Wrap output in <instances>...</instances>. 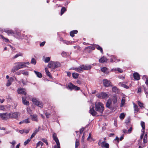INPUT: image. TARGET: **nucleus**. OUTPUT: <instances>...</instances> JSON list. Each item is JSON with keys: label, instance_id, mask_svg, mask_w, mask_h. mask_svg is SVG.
<instances>
[{"label": "nucleus", "instance_id": "c85d7f7f", "mask_svg": "<svg viewBox=\"0 0 148 148\" xmlns=\"http://www.w3.org/2000/svg\"><path fill=\"white\" fill-rule=\"evenodd\" d=\"M72 75L74 79H76L77 78L79 75V74L75 73H72Z\"/></svg>", "mask_w": 148, "mask_h": 148}, {"label": "nucleus", "instance_id": "b1692460", "mask_svg": "<svg viewBox=\"0 0 148 148\" xmlns=\"http://www.w3.org/2000/svg\"><path fill=\"white\" fill-rule=\"evenodd\" d=\"M32 120L33 121H38V119L37 118V116L36 114H33L31 115Z\"/></svg>", "mask_w": 148, "mask_h": 148}, {"label": "nucleus", "instance_id": "f03ea898", "mask_svg": "<svg viewBox=\"0 0 148 148\" xmlns=\"http://www.w3.org/2000/svg\"><path fill=\"white\" fill-rule=\"evenodd\" d=\"M60 66V64L58 62H53L51 61L48 65V67L50 68L54 69Z\"/></svg>", "mask_w": 148, "mask_h": 148}, {"label": "nucleus", "instance_id": "603ef678", "mask_svg": "<svg viewBox=\"0 0 148 148\" xmlns=\"http://www.w3.org/2000/svg\"><path fill=\"white\" fill-rule=\"evenodd\" d=\"M27 111L30 114L32 113V110H31L30 108L27 107Z\"/></svg>", "mask_w": 148, "mask_h": 148}, {"label": "nucleus", "instance_id": "6ab92c4d", "mask_svg": "<svg viewBox=\"0 0 148 148\" xmlns=\"http://www.w3.org/2000/svg\"><path fill=\"white\" fill-rule=\"evenodd\" d=\"M112 104V100L111 99H109L108 101H107L106 104V106L107 108L109 109H110L111 108V107L110 106Z\"/></svg>", "mask_w": 148, "mask_h": 148}, {"label": "nucleus", "instance_id": "4be33fe9", "mask_svg": "<svg viewBox=\"0 0 148 148\" xmlns=\"http://www.w3.org/2000/svg\"><path fill=\"white\" fill-rule=\"evenodd\" d=\"M107 59L106 57L103 56L99 60V62L101 63H103L107 61Z\"/></svg>", "mask_w": 148, "mask_h": 148}, {"label": "nucleus", "instance_id": "49530a36", "mask_svg": "<svg viewBox=\"0 0 148 148\" xmlns=\"http://www.w3.org/2000/svg\"><path fill=\"white\" fill-rule=\"evenodd\" d=\"M22 121L23 123H28L30 122L29 121L28 119H25Z\"/></svg>", "mask_w": 148, "mask_h": 148}, {"label": "nucleus", "instance_id": "dca6fc26", "mask_svg": "<svg viewBox=\"0 0 148 148\" xmlns=\"http://www.w3.org/2000/svg\"><path fill=\"white\" fill-rule=\"evenodd\" d=\"M89 112V113L91 114L93 116H95L97 114V112L94 110L93 107H92L91 108H90V110Z\"/></svg>", "mask_w": 148, "mask_h": 148}, {"label": "nucleus", "instance_id": "5701e85b", "mask_svg": "<svg viewBox=\"0 0 148 148\" xmlns=\"http://www.w3.org/2000/svg\"><path fill=\"white\" fill-rule=\"evenodd\" d=\"M78 33L77 30H75L72 31L70 33V35L72 37H73L75 36V34H77Z\"/></svg>", "mask_w": 148, "mask_h": 148}, {"label": "nucleus", "instance_id": "f704fd0d", "mask_svg": "<svg viewBox=\"0 0 148 148\" xmlns=\"http://www.w3.org/2000/svg\"><path fill=\"white\" fill-rule=\"evenodd\" d=\"M18 70V69L17 68L16 66H14L11 69V72L13 73H14L15 71Z\"/></svg>", "mask_w": 148, "mask_h": 148}, {"label": "nucleus", "instance_id": "052dcab7", "mask_svg": "<svg viewBox=\"0 0 148 148\" xmlns=\"http://www.w3.org/2000/svg\"><path fill=\"white\" fill-rule=\"evenodd\" d=\"M132 129H133V128H132V127H131L129 129V130H128V134H130L132 132Z\"/></svg>", "mask_w": 148, "mask_h": 148}, {"label": "nucleus", "instance_id": "c756f323", "mask_svg": "<svg viewBox=\"0 0 148 148\" xmlns=\"http://www.w3.org/2000/svg\"><path fill=\"white\" fill-rule=\"evenodd\" d=\"M101 71L106 73H107V68L106 67H102L101 69Z\"/></svg>", "mask_w": 148, "mask_h": 148}, {"label": "nucleus", "instance_id": "79ce46f5", "mask_svg": "<svg viewBox=\"0 0 148 148\" xmlns=\"http://www.w3.org/2000/svg\"><path fill=\"white\" fill-rule=\"evenodd\" d=\"M119 84H121V86L123 87L126 89H128L129 88V86H128L126 85L125 84H121V82L119 83Z\"/></svg>", "mask_w": 148, "mask_h": 148}, {"label": "nucleus", "instance_id": "8fccbe9b", "mask_svg": "<svg viewBox=\"0 0 148 148\" xmlns=\"http://www.w3.org/2000/svg\"><path fill=\"white\" fill-rule=\"evenodd\" d=\"M62 56L63 57H66L67 56V53L66 52L63 51L61 53Z\"/></svg>", "mask_w": 148, "mask_h": 148}, {"label": "nucleus", "instance_id": "3c124183", "mask_svg": "<svg viewBox=\"0 0 148 148\" xmlns=\"http://www.w3.org/2000/svg\"><path fill=\"white\" fill-rule=\"evenodd\" d=\"M45 115L46 117L47 118H48L50 116L51 114L47 112H46L45 113Z\"/></svg>", "mask_w": 148, "mask_h": 148}, {"label": "nucleus", "instance_id": "2f4dec72", "mask_svg": "<svg viewBox=\"0 0 148 148\" xmlns=\"http://www.w3.org/2000/svg\"><path fill=\"white\" fill-rule=\"evenodd\" d=\"M125 101V99L123 97L122 98L121 104V107H123L124 105Z\"/></svg>", "mask_w": 148, "mask_h": 148}, {"label": "nucleus", "instance_id": "58836bf2", "mask_svg": "<svg viewBox=\"0 0 148 148\" xmlns=\"http://www.w3.org/2000/svg\"><path fill=\"white\" fill-rule=\"evenodd\" d=\"M0 36H1V38L3 40H5V42H9V39H8L7 38H5L2 35H1Z\"/></svg>", "mask_w": 148, "mask_h": 148}, {"label": "nucleus", "instance_id": "7c9ffc66", "mask_svg": "<svg viewBox=\"0 0 148 148\" xmlns=\"http://www.w3.org/2000/svg\"><path fill=\"white\" fill-rule=\"evenodd\" d=\"M66 11V9L65 7H63L61 10V15H62Z\"/></svg>", "mask_w": 148, "mask_h": 148}, {"label": "nucleus", "instance_id": "4468645a", "mask_svg": "<svg viewBox=\"0 0 148 148\" xmlns=\"http://www.w3.org/2000/svg\"><path fill=\"white\" fill-rule=\"evenodd\" d=\"M26 98V96H25L24 97H22V101L23 103L25 105L29 106V102L28 101H27Z\"/></svg>", "mask_w": 148, "mask_h": 148}, {"label": "nucleus", "instance_id": "6e6d98bb", "mask_svg": "<svg viewBox=\"0 0 148 148\" xmlns=\"http://www.w3.org/2000/svg\"><path fill=\"white\" fill-rule=\"evenodd\" d=\"M22 70H20V71L16 72L15 74L18 75H19L22 74Z\"/></svg>", "mask_w": 148, "mask_h": 148}, {"label": "nucleus", "instance_id": "0eeeda50", "mask_svg": "<svg viewBox=\"0 0 148 148\" xmlns=\"http://www.w3.org/2000/svg\"><path fill=\"white\" fill-rule=\"evenodd\" d=\"M32 101L35 105L37 106L38 107L40 108L43 107V103L42 102L37 100L36 98H33L32 99Z\"/></svg>", "mask_w": 148, "mask_h": 148}, {"label": "nucleus", "instance_id": "cd10ccee", "mask_svg": "<svg viewBox=\"0 0 148 148\" xmlns=\"http://www.w3.org/2000/svg\"><path fill=\"white\" fill-rule=\"evenodd\" d=\"M134 108L135 112H138L139 110V108H138V106L135 103L134 104Z\"/></svg>", "mask_w": 148, "mask_h": 148}, {"label": "nucleus", "instance_id": "bb28decb", "mask_svg": "<svg viewBox=\"0 0 148 148\" xmlns=\"http://www.w3.org/2000/svg\"><path fill=\"white\" fill-rule=\"evenodd\" d=\"M34 72L35 73V74L36 75L37 77L39 78H41L42 77V74L36 71H34Z\"/></svg>", "mask_w": 148, "mask_h": 148}, {"label": "nucleus", "instance_id": "412c9836", "mask_svg": "<svg viewBox=\"0 0 148 148\" xmlns=\"http://www.w3.org/2000/svg\"><path fill=\"white\" fill-rule=\"evenodd\" d=\"M4 32L7 33L8 35L9 34L13 35L14 34V32L12 30L10 29H5L4 30Z\"/></svg>", "mask_w": 148, "mask_h": 148}, {"label": "nucleus", "instance_id": "a211bd4d", "mask_svg": "<svg viewBox=\"0 0 148 148\" xmlns=\"http://www.w3.org/2000/svg\"><path fill=\"white\" fill-rule=\"evenodd\" d=\"M133 77L134 79L137 80H138L140 79L139 74L137 72H135L134 73Z\"/></svg>", "mask_w": 148, "mask_h": 148}, {"label": "nucleus", "instance_id": "c03bdc74", "mask_svg": "<svg viewBox=\"0 0 148 148\" xmlns=\"http://www.w3.org/2000/svg\"><path fill=\"white\" fill-rule=\"evenodd\" d=\"M41 140L43 142H44L46 144L47 146H48V145H49L48 143L47 142V140L46 139L43 138Z\"/></svg>", "mask_w": 148, "mask_h": 148}, {"label": "nucleus", "instance_id": "a878e982", "mask_svg": "<svg viewBox=\"0 0 148 148\" xmlns=\"http://www.w3.org/2000/svg\"><path fill=\"white\" fill-rule=\"evenodd\" d=\"M45 71L46 74L50 78H52V76L51 75L50 73L48 70L46 69H45Z\"/></svg>", "mask_w": 148, "mask_h": 148}, {"label": "nucleus", "instance_id": "680f3d73", "mask_svg": "<svg viewBox=\"0 0 148 148\" xmlns=\"http://www.w3.org/2000/svg\"><path fill=\"white\" fill-rule=\"evenodd\" d=\"M125 122L127 124H128L130 122V118H128L125 121Z\"/></svg>", "mask_w": 148, "mask_h": 148}, {"label": "nucleus", "instance_id": "4d7b16f0", "mask_svg": "<svg viewBox=\"0 0 148 148\" xmlns=\"http://www.w3.org/2000/svg\"><path fill=\"white\" fill-rule=\"evenodd\" d=\"M16 143V141L14 140H13L12 142H10V143L12 145L13 147H14Z\"/></svg>", "mask_w": 148, "mask_h": 148}, {"label": "nucleus", "instance_id": "7ed1b4c3", "mask_svg": "<svg viewBox=\"0 0 148 148\" xmlns=\"http://www.w3.org/2000/svg\"><path fill=\"white\" fill-rule=\"evenodd\" d=\"M16 64V66L17 68L19 69L22 68H23L25 67L26 65H28L29 64V63L27 62H17L15 63Z\"/></svg>", "mask_w": 148, "mask_h": 148}, {"label": "nucleus", "instance_id": "a18cd8bd", "mask_svg": "<svg viewBox=\"0 0 148 148\" xmlns=\"http://www.w3.org/2000/svg\"><path fill=\"white\" fill-rule=\"evenodd\" d=\"M74 70L80 73L79 66L78 67L74 68Z\"/></svg>", "mask_w": 148, "mask_h": 148}, {"label": "nucleus", "instance_id": "2eb2a0df", "mask_svg": "<svg viewBox=\"0 0 148 148\" xmlns=\"http://www.w3.org/2000/svg\"><path fill=\"white\" fill-rule=\"evenodd\" d=\"M101 147L104 148H109V145L108 143H106L105 141L101 142Z\"/></svg>", "mask_w": 148, "mask_h": 148}, {"label": "nucleus", "instance_id": "13d9d810", "mask_svg": "<svg viewBox=\"0 0 148 148\" xmlns=\"http://www.w3.org/2000/svg\"><path fill=\"white\" fill-rule=\"evenodd\" d=\"M22 74H23L24 75H28V72H24L23 70H22Z\"/></svg>", "mask_w": 148, "mask_h": 148}, {"label": "nucleus", "instance_id": "a19ab883", "mask_svg": "<svg viewBox=\"0 0 148 148\" xmlns=\"http://www.w3.org/2000/svg\"><path fill=\"white\" fill-rule=\"evenodd\" d=\"M112 92H116L118 90L116 86L113 87L112 88Z\"/></svg>", "mask_w": 148, "mask_h": 148}, {"label": "nucleus", "instance_id": "aec40b11", "mask_svg": "<svg viewBox=\"0 0 148 148\" xmlns=\"http://www.w3.org/2000/svg\"><path fill=\"white\" fill-rule=\"evenodd\" d=\"M95 47H94L88 46L85 48V50H87V52L88 53H90L91 51V50H95Z\"/></svg>", "mask_w": 148, "mask_h": 148}, {"label": "nucleus", "instance_id": "e2e57ef3", "mask_svg": "<svg viewBox=\"0 0 148 148\" xmlns=\"http://www.w3.org/2000/svg\"><path fill=\"white\" fill-rule=\"evenodd\" d=\"M142 132H143V133L141 134V135L140 136V138L141 139H143V138L144 135V133H144V132H145L144 130H143V131L142 130Z\"/></svg>", "mask_w": 148, "mask_h": 148}, {"label": "nucleus", "instance_id": "69168bd1", "mask_svg": "<svg viewBox=\"0 0 148 148\" xmlns=\"http://www.w3.org/2000/svg\"><path fill=\"white\" fill-rule=\"evenodd\" d=\"M117 71L119 73H121L123 72V71L122 69L120 68H118L117 69Z\"/></svg>", "mask_w": 148, "mask_h": 148}, {"label": "nucleus", "instance_id": "e433bc0d", "mask_svg": "<svg viewBox=\"0 0 148 148\" xmlns=\"http://www.w3.org/2000/svg\"><path fill=\"white\" fill-rule=\"evenodd\" d=\"M141 125L142 128V130H144L145 129V122L143 121H141Z\"/></svg>", "mask_w": 148, "mask_h": 148}, {"label": "nucleus", "instance_id": "de8ad7c7", "mask_svg": "<svg viewBox=\"0 0 148 148\" xmlns=\"http://www.w3.org/2000/svg\"><path fill=\"white\" fill-rule=\"evenodd\" d=\"M50 58L49 57H47L45 60L44 61L45 63H48L50 60Z\"/></svg>", "mask_w": 148, "mask_h": 148}, {"label": "nucleus", "instance_id": "bf43d9fd", "mask_svg": "<svg viewBox=\"0 0 148 148\" xmlns=\"http://www.w3.org/2000/svg\"><path fill=\"white\" fill-rule=\"evenodd\" d=\"M143 77H145L146 78V80L145 82V83L146 85H148V77H147V76L145 75L143 76Z\"/></svg>", "mask_w": 148, "mask_h": 148}, {"label": "nucleus", "instance_id": "1a4fd4ad", "mask_svg": "<svg viewBox=\"0 0 148 148\" xmlns=\"http://www.w3.org/2000/svg\"><path fill=\"white\" fill-rule=\"evenodd\" d=\"M18 113L17 112H11L8 114V116L10 118L12 119H17L18 117Z\"/></svg>", "mask_w": 148, "mask_h": 148}, {"label": "nucleus", "instance_id": "c9c22d12", "mask_svg": "<svg viewBox=\"0 0 148 148\" xmlns=\"http://www.w3.org/2000/svg\"><path fill=\"white\" fill-rule=\"evenodd\" d=\"M138 104L139 106L141 108H144L145 107L143 106V103H142L140 101H138Z\"/></svg>", "mask_w": 148, "mask_h": 148}, {"label": "nucleus", "instance_id": "6e6552de", "mask_svg": "<svg viewBox=\"0 0 148 148\" xmlns=\"http://www.w3.org/2000/svg\"><path fill=\"white\" fill-rule=\"evenodd\" d=\"M103 82L104 86L106 87L110 86H112L110 81L107 79H104Z\"/></svg>", "mask_w": 148, "mask_h": 148}, {"label": "nucleus", "instance_id": "774afa93", "mask_svg": "<svg viewBox=\"0 0 148 148\" xmlns=\"http://www.w3.org/2000/svg\"><path fill=\"white\" fill-rule=\"evenodd\" d=\"M45 42L44 41L42 42L40 44V46L42 47L45 44Z\"/></svg>", "mask_w": 148, "mask_h": 148}, {"label": "nucleus", "instance_id": "09e8293b", "mask_svg": "<svg viewBox=\"0 0 148 148\" xmlns=\"http://www.w3.org/2000/svg\"><path fill=\"white\" fill-rule=\"evenodd\" d=\"M31 139L29 138L26 141H25L24 143V145H26L31 140Z\"/></svg>", "mask_w": 148, "mask_h": 148}, {"label": "nucleus", "instance_id": "864d4df0", "mask_svg": "<svg viewBox=\"0 0 148 148\" xmlns=\"http://www.w3.org/2000/svg\"><path fill=\"white\" fill-rule=\"evenodd\" d=\"M113 59L114 60V62H118L120 61V60H119L117 59V57L114 56L113 57Z\"/></svg>", "mask_w": 148, "mask_h": 148}, {"label": "nucleus", "instance_id": "f257e3e1", "mask_svg": "<svg viewBox=\"0 0 148 148\" xmlns=\"http://www.w3.org/2000/svg\"><path fill=\"white\" fill-rule=\"evenodd\" d=\"M95 106L96 111L99 112L100 115H101L104 110L103 105L102 103L99 102L95 103Z\"/></svg>", "mask_w": 148, "mask_h": 148}, {"label": "nucleus", "instance_id": "9d476101", "mask_svg": "<svg viewBox=\"0 0 148 148\" xmlns=\"http://www.w3.org/2000/svg\"><path fill=\"white\" fill-rule=\"evenodd\" d=\"M8 114L7 113H1L0 114V116L2 119L6 120L8 119Z\"/></svg>", "mask_w": 148, "mask_h": 148}, {"label": "nucleus", "instance_id": "37998d69", "mask_svg": "<svg viewBox=\"0 0 148 148\" xmlns=\"http://www.w3.org/2000/svg\"><path fill=\"white\" fill-rule=\"evenodd\" d=\"M43 143L40 141H39L36 144V147L41 145L42 146L43 145Z\"/></svg>", "mask_w": 148, "mask_h": 148}, {"label": "nucleus", "instance_id": "ddd939ff", "mask_svg": "<svg viewBox=\"0 0 148 148\" xmlns=\"http://www.w3.org/2000/svg\"><path fill=\"white\" fill-rule=\"evenodd\" d=\"M112 102L113 105H116L117 103V98L116 95H114L112 96Z\"/></svg>", "mask_w": 148, "mask_h": 148}, {"label": "nucleus", "instance_id": "393cba45", "mask_svg": "<svg viewBox=\"0 0 148 148\" xmlns=\"http://www.w3.org/2000/svg\"><path fill=\"white\" fill-rule=\"evenodd\" d=\"M95 48H96L97 50L100 51V52L103 53V50L102 48L99 45H96L95 46Z\"/></svg>", "mask_w": 148, "mask_h": 148}, {"label": "nucleus", "instance_id": "4c0bfd02", "mask_svg": "<svg viewBox=\"0 0 148 148\" xmlns=\"http://www.w3.org/2000/svg\"><path fill=\"white\" fill-rule=\"evenodd\" d=\"M36 60L34 58H32L31 62V63L34 65H35L36 64Z\"/></svg>", "mask_w": 148, "mask_h": 148}, {"label": "nucleus", "instance_id": "338daca9", "mask_svg": "<svg viewBox=\"0 0 148 148\" xmlns=\"http://www.w3.org/2000/svg\"><path fill=\"white\" fill-rule=\"evenodd\" d=\"M84 130V127L82 128L80 130V133L82 134Z\"/></svg>", "mask_w": 148, "mask_h": 148}, {"label": "nucleus", "instance_id": "39448f33", "mask_svg": "<svg viewBox=\"0 0 148 148\" xmlns=\"http://www.w3.org/2000/svg\"><path fill=\"white\" fill-rule=\"evenodd\" d=\"M68 89L71 90H74L75 91H77L80 90L79 87L75 86L72 83L70 82L69 83L68 86Z\"/></svg>", "mask_w": 148, "mask_h": 148}, {"label": "nucleus", "instance_id": "f8f14e48", "mask_svg": "<svg viewBox=\"0 0 148 148\" xmlns=\"http://www.w3.org/2000/svg\"><path fill=\"white\" fill-rule=\"evenodd\" d=\"M17 92L18 94H23L26 96V92H25V90L23 88H19L18 89Z\"/></svg>", "mask_w": 148, "mask_h": 148}, {"label": "nucleus", "instance_id": "ea45409f", "mask_svg": "<svg viewBox=\"0 0 148 148\" xmlns=\"http://www.w3.org/2000/svg\"><path fill=\"white\" fill-rule=\"evenodd\" d=\"M79 144V140L77 139H76L75 141V148H77Z\"/></svg>", "mask_w": 148, "mask_h": 148}, {"label": "nucleus", "instance_id": "20e7f679", "mask_svg": "<svg viewBox=\"0 0 148 148\" xmlns=\"http://www.w3.org/2000/svg\"><path fill=\"white\" fill-rule=\"evenodd\" d=\"M96 96L99 98L102 99H106L108 97V95L106 93L101 92L98 93L96 95Z\"/></svg>", "mask_w": 148, "mask_h": 148}, {"label": "nucleus", "instance_id": "f3484780", "mask_svg": "<svg viewBox=\"0 0 148 148\" xmlns=\"http://www.w3.org/2000/svg\"><path fill=\"white\" fill-rule=\"evenodd\" d=\"M14 81V78L12 77H10L7 82L6 84V86H9L12 84V83Z\"/></svg>", "mask_w": 148, "mask_h": 148}, {"label": "nucleus", "instance_id": "473e14b6", "mask_svg": "<svg viewBox=\"0 0 148 148\" xmlns=\"http://www.w3.org/2000/svg\"><path fill=\"white\" fill-rule=\"evenodd\" d=\"M22 55H22V53H20L18 54H16V55H15L14 56V57L13 58H12L13 59H14L16 58H17L19 56H22Z\"/></svg>", "mask_w": 148, "mask_h": 148}, {"label": "nucleus", "instance_id": "5fc2aeb1", "mask_svg": "<svg viewBox=\"0 0 148 148\" xmlns=\"http://www.w3.org/2000/svg\"><path fill=\"white\" fill-rule=\"evenodd\" d=\"M40 128V127H39L38 129H36L35 131L33 132L34 133H35V134L36 135V134L39 131V129Z\"/></svg>", "mask_w": 148, "mask_h": 148}, {"label": "nucleus", "instance_id": "0e129e2a", "mask_svg": "<svg viewBox=\"0 0 148 148\" xmlns=\"http://www.w3.org/2000/svg\"><path fill=\"white\" fill-rule=\"evenodd\" d=\"M143 143L145 144L147 143V138L144 137L143 138Z\"/></svg>", "mask_w": 148, "mask_h": 148}, {"label": "nucleus", "instance_id": "423d86ee", "mask_svg": "<svg viewBox=\"0 0 148 148\" xmlns=\"http://www.w3.org/2000/svg\"><path fill=\"white\" fill-rule=\"evenodd\" d=\"M92 66L91 65L82 64L79 66L80 73L82 71L84 70H90Z\"/></svg>", "mask_w": 148, "mask_h": 148}, {"label": "nucleus", "instance_id": "9b49d317", "mask_svg": "<svg viewBox=\"0 0 148 148\" xmlns=\"http://www.w3.org/2000/svg\"><path fill=\"white\" fill-rule=\"evenodd\" d=\"M53 140L56 142L57 145H60V142L57 137V134L56 133H54L52 136Z\"/></svg>", "mask_w": 148, "mask_h": 148}, {"label": "nucleus", "instance_id": "72a5a7b5", "mask_svg": "<svg viewBox=\"0 0 148 148\" xmlns=\"http://www.w3.org/2000/svg\"><path fill=\"white\" fill-rule=\"evenodd\" d=\"M125 116V115L124 113H121L120 115L119 118L121 119H123Z\"/></svg>", "mask_w": 148, "mask_h": 148}]
</instances>
